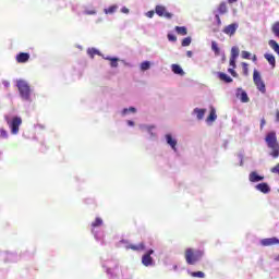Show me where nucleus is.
<instances>
[{"label": "nucleus", "instance_id": "obj_1", "mask_svg": "<svg viewBox=\"0 0 279 279\" xmlns=\"http://www.w3.org/2000/svg\"><path fill=\"white\" fill-rule=\"evenodd\" d=\"M265 141L268 149H270L269 156L272 158H279V143L278 137L276 136V132H269L266 135Z\"/></svg>", "mask_w": 279, "mask_h": 279}, {"label": "nucleus", "instance_id": "obj_16", "mask_svg": "<svg viewBox=\"0 0 279 279\" xmlns=\"http://www.w3.org/2000/svg\"><path fill=\"white\" fill-rule=\"evenodd\" d=\"M174 32L179 36H186V34H189V29L186 28V26H175Z\"/></svg>", "mask_w": 279, "mask_h": 279}, {"label": "nucleus", "instance_id": "obj_21", "mask_svg": "<svg viewBox=\"0 0 279 279\" xmlns=\"http://www.w3.org/2000/svg\"><path fill=\"white\" fill-rule=\"evenodd\" d=\"M106 60H109L110 66H111L112 69H117V66H119V59H118V58H110V57H107Z\"/></svg>", "mask_w": 279, "mask_h": 279}, {"label": "nucleus", "instance_id": "obj_10", "mask_svg": "<svg viewBox=\"0 0 279 279\" xmlns=\"http://www.w3.org/2000/svg\"><path fill=\"white\" fill-rule=\"evenodd\" d=\"M236 97L240 98L242 104H247L250 101V97L247 96V93L243 90V88H238Z\"/></svg>", "mask_w": 279, "mask_h": 279}, {"label": "nucleus", "instance_id": "obj_18", "mask_svg": "<svg viewBox=\"0 0 279 279\" xmlns=\"http://www.w3.org/2000/svg\"><path fill=\"white\" fill-rule=\"evenodd\" d=\"M193 112L196 114L198 121H202V119H204V114H206V109L195 108Z\"/></svg>", "mask_w": 279, "mask_h": 279}, {"label": "nucleus", "instance_id": "obj_39", "mask_svg": "<svg viewBox=\"0 0 279 279\" xmlns=\"http://www.w3.org/2000/svg\"><path fill=\"white\" fill-rule=\"evenodd\" d=\"M88 53L93 58V56H97V53H99V51H97V49H95V48H92L90 50H88Z\"/></svg>", "mask_w": 279, "mask_h": 279}, {"label": "nucleus", "instance_id": "obj_24", "mask_svg": "<svg viewBox=\"0 0 279 279\" xmlns=\"http://www.w3.org/2000/svg\"><path fill=\"white\" fill-rule=\"evenodd\" d=\"M155 12L156 14H158V16H165V12H167V9H165V7L162 5H157Z\"/></svg>", "mask_w": 279, "mask_h": 279}, {"label": "nucleus", "instance_id": "obj_34", "mask_svg": "<svg viewBox=\"0 0 279 279\" xmlns=\"http://www.w3.org/2000/svg\"><path fill=\"white\" fill-rule=\"evenodd\" d=\"M228 73H230L232 77H239V74L236 73V71H234V68H229Z\"/></svg>", "mask_w": 279, "mask_h": 279}, {"label": "nucleus", "instance_id": "obj_20", "mask_svg": "<svg viewBox=\"0 0 279 279\" xmlns=\"http://www.w3.org/2000/svg\"><path fill=\"white\" fill-rule=\"evenodd\" d=\"M172 72L175 75H184V70H182V66H180L179 64H172Z\"/></svg>", "mask_w": 279, "mask_h": 279}, {"label": "nucleus", "instance_id": "obj_7", "mask_svg": "<svg viewBox=\"0 0 279 279\" xmlns=\"http://www.w3.org/2000/svg\"><path fill=\"white\" fill-rule=\"evenodd\" d=\"M260 245L263 247H270L271 245H279V240L278 238H266L260 240Z\"/></svg>", "mask_w": 279, "mask_h": 279}, {"label": "nucleus", "instance_id": "obj_27", "mask_svg": "<svg viewBox=\"0 0 279 279\" xmlns=\"http://www.w3.org/2000/svg\"><path fill=\"white\" fill-rule=\"evenodd\" d=\"M117 5H111L108 9H105L104 12L105 14H114L117 12Z\"/></svg>", "mask_w": 279, "mask_h": 279}, {"label": "nucleus", "instance_id": "obj_23", "mask_svg": "<svg viewBox=\"0 0 279 279\" xmlns=\"http://www.w3.org/2000/svg\"><path fill=\"white\" fill-rule=\"evenodd\" d=\"M207 121H217V111L215 110V108L210 109L209 116L207 118Z\"/></svg>", "mask_w": 279, "mask_h": 279}, {"label": "nucleus", "instance_id": "obj_48", "mask_svg": "<svg viewBox=\"0 0 279 279\" xmlns=\"http://www.w3.org/2000/svg\"><path fill=\"white\" fill-rule=\"evenodd\" d=\"M238 0H228L229 3H235Z\"/></svg>", "mask_w": 279, "mask_h": 279}, {"label": "nucleus", "instance_id": "obj_45", "mask_svg": "<svg viewBox=\"0 0 279 279\" xmlns=\"http://www.w3.org/2000/svg\"><path fill=\"white\" fill-rule=\"evenodd\" d=\"M276 121H277V123H279V110L278 109L276 111Z\"/></svg>", "mask_w": 279, "mask_h": 279}, {"label": "nucleus", "instance_id": "obj_15", "mask_svg": "<svg viewBox=\"0 0 279 279\" xmlns=\"http://www.w3.org/2000/svg\"><path fill=\"white\" fill-rule=\"evenodd\" d=\"M265 60L272 66V69H276V57L271 53L264 54Z\"/></svg>", "mask_w": 279, "mask_h": 279}, {"label": "nucleus", "instance_id": "obj_3", "mask_svg": "<svg viewBox=\"0 0 279 279\" xmlns=\"http://www.w3.org/2000/svg\"><path fill=\"white\" fill-rule=\"evenodd\" d=\"M16 86L22 99H24V101H29V97L32 95V88L29 87V84L24 80H19L16 82Z\"/></svg>", "mask_w": 279, "mask_h": 279}, {"label": "nucleus", "instance_id": "obj_42", "mask_svg": "<svg viewBox=\"0 0 279 279\" xmlns=\"http://www.w3.org/2000/svg\"><path fill=\"white\" fill-rule=\"evenodd\" d=\"M154 11H148L146 15L148 16V19H154Z\"/></svg>", "mask_w": 279, "mask_h": 279}, {"label": "nucleus", "instance_id": "obj_40", "mask_svg": "<svg viewBox=\"0 0 279 279\" xmlns=\"http://www.w3.org/2000/svg\"><path fill=\"white\" fill-rule=\"evenodd\" d=\"M271 173H278L279 174V163H277L275 167L270 169Z\"/></svg>", "mask_w": 279, "mask_h": 279}, {"label": "nucleus", "instance_id": "obj_5", "mask_svg": "<svg viewBox=\"0 0 279 279\" xmlns=\"http://www.w3.org/2000/svg\"><path fill=\"white\" fill-rule=\"evenodd\" d=\"M253 82L258 89L259 93H267V88L265 87V82L263 81V77L260 76V73L257 72V70H254L253 72Z\"/></svg>", "mask_w": 279, "mask_h": 279}, {"label": "nucleus", "instance_id": "obj_19", "mask_svg": "<svg viewBox=\"0 0 279 279\" xmlns=\"http://www.w3.org/2000/svg\"><path fill=\"white\" fill-rule=\"evenodd\" d=\"M211 51H214L215 56H221V48H219L217 41H211Z\"/></svg>", "mask_w": 279, "mask_h": 279}, {"label": "nucleus", "instance_id": "obj_28", "mask_svg": "<svg viewBox=\"0 0 279 279\" xmlns=\"http://www.w3.org/2000/svg\"><path fill=\"white\" fill-rule=\"evenodd\" d=\"M104 220L101 218H96L94 222H92V228H99V226H102Z\"/></svg>", "mask_w": 279, "mask_h": 279}, {"label": "nucleus", "instance_id": "obj_22", "mask_svg": "<svg viewBox=\"0 0 279 279\" xmlns=\"http://www.w3.org/2000/svg\"><path fill=\"white\" fill-rule=\"evenodd\" d=\"M219 14H226L228 12V4L226 2H221L218 7Z\"/></svg>", "mask_w": 279, "mask_h": 279}, {"label": "nucleus", "instance_id": "obj_36", "mask_svg": "<svg viewBox=\"0 0 279 279\" xmlns=\"http://www.w3.org/2000/svg\"><path fill=\"white\" fill-rule=\"evenodd\" d=\"M0 138H8V131L5 129H0Z\"/></svg>", "mask_w": 279, "mask_h": 279}, {"label": "nucleus", "instance_id": "obj_11", "mask_svg": "<svg viewBox=\"0 0 279 279\" xmlns=\"http://www.w3.org/2000/svg\"><path fill=\"white\" fill-rule=\"evenodd\" d=\"M166 141L170 145V147L173 149V151H178V148H177L178 141L173 138L171 134H166Z\"/></svg>", "mask_w": 279, "mask_h": 279}, {"label": "nucleus", "instance_id": "obj_8", "mask_svg": "<svg viewBox=\"0 0 279 279\" xmlns=\"http://www.w3.org/2000/svg\"><path fill=\"white\" fill-rule=\"evenodd\" d=\"M236 29H239V24L233 23L226 26L222 32L223 34H227V36H234V34H236Z\"/></svg>", "mask_w": 279, "mask_h": 279}, {"label": "nucleus", "instance_id": "obj_25", "mask_svg": "<svg viewBox=\"0 0 279 279\" xmlns=\"http://www.w3.org/2000/svg\"><path fill=\"white\" fill-rule=\"evenodd\" d=\"M151 63L149 61H144L141 63V71H149Z\"/></svg>", "mask_w": 279, "mask_h": 279}, {"label": "nucleus", "instance_id": "obj_49", "mask_svg": "<svg viewBox=\"0 0 279 279\" xmlns=\"http://www.w3.org/2000/svg\"><path fill=\"white\" fill-rule=\"evenodd\" d=\"M253 60L256 61V56L253 57Z\"/></svg>", "mask_w": 279, "mask_h": 279}, {"label": "nucleus", "instance_id": "obj_12", "mask_svg": "<svg viewBox=\"0 0 279 279\" xmlns=\"http://www.w3.org/2000/svg\"><path fill=\"white\" fill-rule=\"evenodd\" d=\"M217 75L220 82H225V84H232L233 82L232 77H230L228 74L223 72H218Z\"/></svg>", "mask_w": 279, "mask_h": 279}, {"label": "nucleus", "instance_id": "obj_14", "mask_svg": "<svg viewBox=\"0 0 279 279\" xmlns=\"http://www.w3.org/2000/svg\"><path fill=\"white\" fill-rule=\"evenodd\" d=\"M250 182H260L265 180V177L258 175L257 172H251L248 177Z\"/></svg>", "mask_w": 279, "mask_h": 279}, {"label": "nucleus", "instance_id": "obj_29", "mask_svg": "<svg viewBox=\"0 0 279 279\" xmlns=\"http://www.w3.org/2000/svg\"><path fill=\"white\" fill-rule=\"evenodd\" d=\"M231 58H233V59L239 58V47L231 48Z\"/></svg>", "mask_w": 279, "mask_h": 279}, {"label": "nucleus", "instance_id": "obj_47", "mask_svg": "<svg viewBox=\"0 0 279 279\" xmlns=\"http://www.w3.org/2000/svg\"><path fill=\"white\" fill-rule=\"evenodd\" d=\"M216 19H217L218 23H221V19L219 17V15H216Z\"/></svg>", "mask_w": 279, "mask_h": 279}, {"label": "nucleus", "instance_id": "obj_9", "mask_svg": "<svg viewBox=\"0 0 279 279\" xmlns=\"http://www.w3.org/2000/svg\"><path fill=\"white\" fill-rule=\"evenodd\" d=\"M15 60L19 64H25L26 62H29V53L20 52L16 54Z\"/></svg>", "mask_w": 279, "mask_h": 279}, {"label": "nucleus", "instance_id": "obj_46", "mask_svg": "<svg viewBox=\"0 0 279 279\" xmlns=\"http://www.w3.org/2000/svg\"><path fill=\"white\" fill-rule=\"evenodd\" d=\"M128 125H131V126L134 125V121L129 120V121H128Z\"/></svg>", "mask_w": 279, "mask_h": 279}, {"label": "nucleus", "instance_id": "obj_50", "mask_svg": "<svg viewBox=\"0 0 279 279\" xmlns=\"http://www.w3.org/2000/svg\"><path fill=\"white\" fill-rule=\"evenodd\" d=\"M124 12H128V9H125Z\"/></svg>", "mask_w": 279, "mask_h": 279}, {"label": "nucleus", "instance_id": "obj_35", "mask_svg": "<svg viewBox=\"0 0 279 279\" xmlns=\"http://www.w3.org/2000/svg\"><path fill=\"white\" fill-rule=\"evenodd\" d=\"M129 112H136V108L130 107L129 109H123L122 114H128Z\"/></svg>", "mask_w": 279, "mask_h": 279}, {"label": "nucleus", "instance_id": "obj_4", "mask_svg": "<svg viewBox=\"0 0 279 279\" xmlns=\"http://www.w3.org/2000/svg\"><path fill=\"white\" fill-rule=\"evenodd\" d=\"M7 123L11 130V134L16 135L19 134L21 125H23V119L21 117H13Z\"/></svg>", "mask_w": 279, "mask_h": 279}, {"label": "nucleus", "instance_id": "obj_32", "mask_svg": "<svg viewBox=\"0 0 279 279\" xmlns=\"http://www.w3.org/2000/svg\"><path fill=\"white\" fill-rule=\"evenodd\" d=\"M84 14H86L87 16H93V15L97 14V11L95 9L85 10Z\"/></svg>", "mask_w": 279, "mask_h": 279}, {"label": "nucleus", "instance_id": "obj_26", "mask_svg": "<svg viewBox=\"0 0 279 279\" xmlns=\"http://www.w3.org/2000/svg\"><path fill=\"white\" fill-rule=\"evenodd\" d=\"M190 276H192V278H206V275L203 271H193L190 272Z\"/></svg>", "mask_w": 279, "mask_h": 279}, {"label": "nucleus", "instance_id": "obj_44", "mask_svg": "<svg viewBox=\"0 0 279 279\" xmlns=\"http://www.w3.org/2000/svg\"><path fill=\"white\" fill-rule=\"evenodd\" d=\"M186 56H187V58H193V51L189 50V51L186 52Z\"/></svg>", "mask_w": 279, "mask_h": 279}, {"label": "nucleus", "instance_id": "obj_41", "mask_svg": "<svg viewBox=\"0 0 279 279\" xmlns=\"http://www.w3.org/2000/svg\"><path fill=\"white\" fill-rule=\"evenodd\" d=\"M162 16H165L166 19H172L173 14L166 11Z\"/></svg>", "mask_w": 279, "mask_h": 279}, {"label": "nucleus", "instance_id": "obj_17", "mask_svg": "<svg viewBox=\"0 0 279 279\" xmlns=\"http://www.w3.org/2000/svg\"><path fill=\"white\" fill-rule=\"evenodd\" d=\"M257 191H260V193H269L271 189L269 187V184L267 183H259L256 185Z\"/></svg>", "mask_w": 279, "mask_h": 279}, {"label": "nucleus", "instance_id": "obj_2", "mask_svg": "<svg viewBox=\"0 0 279 279\" xmlns=\"http://www.w3.org/2000/svg\"><path fill=\"white\" fill-rule=\"evenodd\" d=\"M202 256H204V252H202L201 250H185V260L187 265H195V263H199V260H202Z\"/></svg>", "mask_w": 279, "mask_h": 279}, {"label": "nucleus", "instance_id": "obj_30", "mask_svg": "<svg viewBox=\"0 0 279 279\" xmlns=\"http://www.w3.org/2000/svg\"><path fill=\"white\" fill-rule=\"evenodd\" d=\"M191 43H192L191 37H185V38H183L181 45H182V47H189L191 45Z\"/></svg>", "mask_w": 279, "mask_h": 279}, {"label": "nucleus", "instance_id": "obj_13", "mask_svg": "<svg viewBox=\"0 0 279 279\" xmlns=\"http://www.w3.org/2000/svg\"><path fill=\"white\" fill-rule=\"evenodd\" d=\"M126 250H133V252H143L145 250V243H140L137 245L130 244Z\"/></svg>", "mask_w": 279, "mask_h": 279}, {"label": "nucleus", "instance_id": "obj_38", "mask_svg": "<svg viewBox=\"0 0 279 279\" xmlns=\"http://www.w3.org/2000/svg\"><path fill=\"white\" fill-rule=\"evenodd\" d=\"M251 56H252V53H250V52H247V51H242V58H243L244 60H250Z\"/></svg>", "mask_w": 279, "mask_h": 279}, {"label": "nucleus", "instance_id": "obj_31", "mask_svg": "<svg viewBox=\"0 0 279 279\" xmlns=\"http://www.w3.org/2000/svg\"><path fill=\"white\" fill-rule=\"evenodd\" d=\"M168 40L170 43H177L178 41V37L171 33L168 34Z\"/></svg>", "mask_w": 279, "mask_h": 279}, {"label": "nucleus", "instance_id": "obj_37", "mask_svg": "<svg viewBox=\"0 0 279 279\" xmlns=\"http://www.w3.org/2000/svg\"><path fill=\"white\" fill-rule=\"evenodd\" d=\"M229 64L232 69H236V59L230 57Z\"/></svg>", "mask_w": 279, "mask_h": 279}, {"label": "nucleus", "instance_id": "obj_33", "mask_svg": "<svg viewBox=\"0 0 279 279\" xmlns=\"http://www.w3.org/2000/svg\"><path fill=\"white\" fill-rule=\"evenodd\" d=\"M242 69H243V74L247 75L248 74V64L245 62H242Z\"/></svg>", "mask_w": 279, "mask_h": 279}, {"label": "nucleus", "instance_id": "obj_43", "mask_svg": "<svg viewBox=\"0 0 279 279\" xmlns=\"http://www.w3.org/2000/svg\"><path fill=\"white\" fill-rule=\"evenodd\" d=\"M267 122L265 121V119L263 118L262 120H260V130H263V128H265V124H266Z\"/></svg>", "mask_w": 279, "mask_h": 279}, {"label": "nucleus", "instance_id": "obj_6", "mask_svg": "<svg viewBox=\"0 0 279 279\" xmlns=\"http://www.w3.org/2000/svg\"><path fill=\"white\" fill-rule=\"evenodd\" d=\"M151 254H154V250H149V251H147L146 254L143 255L142 264L145 267H150V265H154V258H151Z\"/></svg>", "mask_w": 279, "mask_h": 279}]
</instances>
